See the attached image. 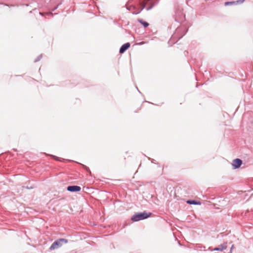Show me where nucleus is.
<instances>
[{
	"label": "nucleus",
	"instance_id": "obj_1",
	"mask_svg": "<svg viewBox=\"0 0 253 253\" xmlns=\"http://www.w3.org/2000/svg\"><path fill=\"white\" fill-rule=\"evenodd\" d=\"M151 213L143 212L138 213L133 215L131 217V220L133 221H137L140 220L146 219L149 217Z\"/></svg>",
	"mask_w": 253,
	"mask_h": 253
},
{
	"label": "nucleus",
	"instance_id": "obj_2",
	"mask_svg": "<svg viewBox=\"0 0 253 253\" xmlns=\"http://www.w3.org/2000/svg\"><path fill=\"white\" fill-rule=\"evenodd\" d=\"M68 241L65 239H60L55 241L50 247V250L52 251L57 249L59 247H61L63 243H67Z\"/></svg>",
	"mask_w": 253,
	"mask_h": 253
},
{
	"label": "nucleus",
	"instance_id": "obj_3",
	"mask_svg": "<svg viewBox=\"0 0 253 253\" xmlns=\"http://www.w3.org/2000/svg\"><path fill=\"white\" fill-rule=\"evenodd\" d=\"M227 244V243H226ZM234 247L233 244H232L231 241L228 243V245H222V251H224V253H232V249Z\"/></svg>",
	"mask_w": 253,
	"mask_h": 253
},
{
	"label": "nucleus",
	"instance_id": "obj_4",
	"mask_svg": "<svg viewBox=\"0 0 253 253\" xmlns=\"http://www.w3.org/2000/svg\"><path fill=\"white\" fill-rule=\"evenodd\" d=\"M242 164V161L239 159H236L233 161L232 166L234 169L239 168Z\"/></svg>",
	"mask_w": 253,
	"mask_h": 253
},
{
	"label": "nucleus",
	"instance_id": "obj_5",
	"mask_svg": "<svg viewBox=\"0 0 253 253\" xmlns=\"http://www.w3.org/2000/svg\"><path fill=\"white\" fill-rule=\"evenodd\" d=\"M67 190L71 192H78L81 190V188L78 186H69L67 187Z\"/></svg>",
	"mask_w": 253,
	"mask_h": 253
},
{
	"label": "nucleus",
	"instance_id": "obj_6",
	"mask_svg": "<svg viewBox=\"0 0 253 253\" xmlns=\"http://www.w3.org/2000/svg\"><path fill=\"white\" fill-rule=\"evenodd\" d=\"M130 43L128 42H127L123 44L120 49V52L121 53H124L126 49H127L130 47Z\"/></svg>",
	"mask_w": 253,
	"mask_h": 253
},
{
	"label": "nucleus",
	"instance_id": "obj_7",
	"mask_svg": "<svg viewBox=\"0 0 253 253\" xmlns=\"http://www.w3.org/2000/svg\"><path fill=\"white\" fill-rule=\"evenodd\" d=\"M137 21L141 23L145 28L149 26V23L147 22L144 21L141 19H138Z\"/></svg>",
	"mask_w": 253,
	"mask_h": 253
},
{
	"label": "nucleus",
	"instance_id": "obj_8",
	"mask_svg": "<svg viewBox=\"0 0 253 253\" xmlns=\"http://www.w3.org/2000/svg\"><path fill=\"white\" fill-rule=\"evenodd\" d=\"M140 5L141 6V8H140V10H139V11H137L136 12H134L133 13L134 14H137L139 13L140 12L141 10H142L144 8V7H145L146 3L145 2H142L140 3Z\"/></svg>",
	"mask_w": 253,
	"mask_h": 253
},
{
	"label": "nucleus",
	"instance_id": "obj_9",
	"mask_svg": "<svg viewBox=\"0 0 253 253\" xmlns=\"http://www.w3.org/2000/svg\"><path fill=\"white\" fill-rule=\"evenodd\" d=\"M187 203L189 204H194V205H200L201 203L199 202H196L194 200H188L187 201Z\"/></svg>",
	"mask_w": 253,
	"mask_h": 253
},
{
	"label": "nucleus",
	"instance_id": "obj_10",
	"mask_svg": "<svg viewBox=\"0 0 253 253\" xmlns=\"http://www.w3.org/2000/svg\"><path fill=\"white\" fill-rule=\"evenodd\" d=\"M235 2H234V1H233V2H225V5H228V4H234V3H235Z\"/></svg>",
	"mask_w": 253,
	"mask_h": 253
}]
</instances>
